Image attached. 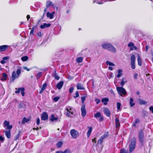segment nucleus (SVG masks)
<instances>
[{
  "label": "nucleus",
  "mask_w": 153,
  "mask_h": 153,
  "mask_svg": "<svg viewBox=\"0 0 153 153\" xmlns=\"http://www.w3.org/2000/svg\"><path fill=\"white\" fill-rule=\"evenodd\" d=\"M3 127L6 129L4 132L6 137L8 139H10L11 137V130L12 128V125H10V122L6 120L4 122Z\"/></svg>",
  "instance_id": "nucleus-1"
},
{
  "label": "nucleus",
  "mask_w": 153,
  "mask_h": 153,
  "mask_svg": "<svg viewBox=\"0 0 153 153\" xmlns=\"http://www.w3.org/2000/svg\"><path fill=\"white\" fill-rule=\"evenodd\" d=\"M102 46L104 49H106L111 52L114 53H115L116 52L115 48L109 43H104L102 45Z\"/></svg>",
  "instance_id": "nucleus-2"
},
{
  "label": "nucleus",
  "mask_w": 153,
  "mask_h": 153,
  "mask_svg": "<svg viewBox=\"0 0 153 153\" xmlns=\"http://www.w3.org/2000/svg\"><path fill=\"white\" fill-rule=\"evenodd\" d=\"M67 112L66 115L68 117H73L74 116L75 111L70 106H67L66 108Z\"/></svg>",
  "instance_id": "nucleus-3"
},
{
  "label": "nucleus",
  "mask_w": 153,
  "mask_h": 153,
  "mask_svg": "<svg viewBox=\"0 0 153 153\" xmlns=\"http://www.w3.org/2000/svg\"><path fill=\"white\" fill-rule=\"evenodd\" d=\"M136 143V139L135 137L132 138L131 140V144L129 146V153H131L134 149Z\"/></svg>",
  "instance_id": "nucleus-4"
},
{
  "label": "nucleus",
  "mask_w": 153,
  "mask_h": 153,
  "mask_svg": "<svg viewBox=\"0 0 153 153\" xmlns=\"http://www.w3.org/2000/svg\"><path fill=\"white\" fill-rule=\"evenodd\" d=\"M21 73V69H18L16 71V73L15 71H13L12 72L11 78L13 81L16 78H19Z\"/></svg>",
  "instance_id": "nucleus-5"
},
{
  "label": "nucleus",
  "mask_w": 153,
  "mask_h": 153,
  "mask_svg": "<svg viewBox=\"0 0 153 153\" xmlns=\"http://www.w3.org/2000/svg\"><path fill=\"white\" fill-rule=\"evenodd\" d=\"M117 90L118 94L121 97H123V95L125 96L127 94V92L125 89L122 87H117Z\"/></svg>",
  "instance_id": "nucleus-6"
},
{
  "label": "nucleus",
  "mask_w": 153,
  "mask_h": 153,
  "mask_svg": "<svg viewBox=\"0 0 153 153\" xmlns=\"http://www.w3.org/2000/svg\"><path fill=\"white\" fill-rule=\"evenodd\" d=\"M138 137L140 143L143 145L144 140V137L143 131L140 129L139 132Z\"/></svg>",
  "instance_id": "nucleus-7"
},
{
  "label": "nucleus",
  "mask_w": 153,
  "mask_h": 153,
  "mask_svg": "<svg viewBox=\"0 0 153 153\" xmlns=\"http://www.w3.org/2000/svg\"><path fill=\"white\" fill-rule=\"evenodd\" d=\"M70 134L72 138L73 139L76 138L79 135L78 132L75 129H72L70 131Z\"/></svg>",
  "instance_id": "nucleus-8"
},
{
  "label": "nucleus",
  "mask_w": 153,
  "mask_h": 153,
  "mask_svg": "<svg viewBox=\"0 0 153 153\" xmlns=\"http://www.w3.org/2000/svg\"><path fill=\"white\" fill-rule=\"evenodd\" d=\"M131 67L132 69H134L135 68V56L134 55H132L131 57Z\"/></svg>",
  "instance_id": "nucleus-9"
},
{
  "label": "nucleus",
  "mask_w": 153,
  "mask_h": 153,
  "mask_svg": "<svg viewBox=\"0 0 153 153\" xmlns=\"http://www.w3.org/2000/svg\"><path fill=\"white\" fill-rule=\"evenodd\" d=\"M81 115L83 117H84L86 115V111L85 108V105L83 104L82 105L81 108Z\"/></svg>",
  "instance_id": "nucleus-10"
},
{
  "label": "nucleus",
  "mask_w": 153,
  "mask_h": 153,
  "mask_svg": "<svg viewBox=\"0 0 153 153\" xmlns=\"http://www.w3.org/2000/svg\"><path fill=\"white\" fill-rule=\"evenodd\" d=\"M25 89L24 87L19 88L17 89V90L15 91V93L16 94H19L21 92L22 96H24L25 95Z\"/></svg>",
  "instance_id": "nucleus-11"
},
{
  "label": "nucleus",
  "mask_w": 153,
  "mask_h": 153,
  "mask_svg": "<svg viewBox=\"0 0 153 153\" xmlns=\"http://www.w3.org/2000/svg\"><path fill=\"white\" fill-rule=\"evenodd\" d=\"M48 115L46 112H43L41 115V119L42 120H48Z\"/></svg>",
  "instance_id": "nucleus-12"
},
{
  "label": "nucleus",
  "mask_w": 153,
  "mask_h": 153,
  "mask_svg": "<svg viewBox=\"0 0 153 153\" xmlns=\"http://www.w3.org/2000/svg\"><path fill=\"white\" fill-rule=\"evenodd\" d=\"M128 47H130V49L132 51L134 49L136 50L137 49V47L134 46V44L132 42H130L128 44Z\"/></svg>",
  "instance_id": "nucleus-13"
},
{
  "label": "nucleus",
  "mask_w": 153,
  "mask_h": 153,
  "mask_svg": "<svg viewBox=\"0 0 153 153\" xmlns=\"http://www.w3.org/2000/svg\"><path fill=\"white\" fill-rule=\"evenodd\" d=\"M104 112L107 116L109 117L110 116V112L107 108H105L104 109Z\"/></svg>",
  "instance_id": "nucleus-14"
},
{
  "label": "nucleus",
  "mask_w": 153,
  "mask_h": 153,
  "mask_svg": "<svg viewBox=\"0 0 153 153\" xmlns=\"http://www.w3.org/2000/svg\"><path fill=\"white\" fill-rule=\"evenodd\" d=\"M64 84V82L63 81H61L59 82L56 85V88L59 89H60L62 87Z\"/></svg>",
  "instance_id": "nucleus-15"
},
{
  "label": "nucleus",
  "mask_w": 153,
  "mask_h": 153,
  "mask_svg": "<svg viewBox=\"0 0 153 153\" xmlns=\"http://www.w3.org/2000/svg\"><path fill=\"white\" fill-rule=\"evenodd\" d=\"M51 25V24L50 23L46 24L44 23L43 25H42L40 26V27L41 29H44L45 28L48 27H50Z\"/></svg>",
  "instance_id": "nucleus-16"
},
{
  "label": "nucleus",
  "mask_w": 153,
  "mask_h": 153,
  "mask_svg": "<svg viewBox=\"0 0 153 153\" xmlns=\"http://www.w3.org/2000/svg\"><path fill=\"white\" fill-rule=\"evenodd\" d=\"M76 87L77 89L79 90H84L85 88L81 83H78L76 85Z\"/></svg>",
  "instance_id": "nucleus-17"
},
{
  "label": "nucleus",
  "mask_w": 153,
  "mask_h": 153,
  "mask_svg": "<svg viewBox=\"0 0 153 153\" xmlns=\"http://www.w3.org/2000/svg\"><path fill=\"white\" fill-rule=\"evenodd\" d=\"M47 86V84L46 83H44L42 85V87L39 93L40 94H41L43 91L46 89Z\"/></svg>",
  "instance_id": "nucleus-18"
},
{
  "label": "nucleus",
  "mask_w": 153,
  "mask_h": 153,
  "mask_svg": "<svg viewBox=\"0 0 153 153\" xmlns=\"http://www.w3.org/2000/svg\"><path fill=\"white\" fill-rule=\"evenodd\" d=\"M9 58V57L8 56H5L2 59V60H1V63L2 64H4L5 63L7 62V61L8 60Z\"/></svg>",
  "instance_id": "nucleus-19"
},
{
  "label": "nucleus",
  "mask_w": 153,
  "mask_h": 153,
  "mask_svg": "<svg viewBox=\"0 0 153 153\" xmlns=\"http://www.w3.org/2000/svg\"><path fill=\"white\" fill-rule=\"evenodd\" d=\"M71 151L69 149H67L65 150L64 151H57L55 153H70Z\"/></svg>",
  "instance_id": "nucleus-20"
},
{
  "label": "nucleus",
  "mask_w": 153,
  "mask_h": 153,
  "mask_svg": "<svg viewBox=\"0 0 153 153\" xmlns=\"http://www.w3.org/2000/svg\"><path fill=\"white\" fill-rule=\"evenodd\" d=\"M137 62L138 65L141 66L142 65V61L140 56L139 54H137Z\"/></svg>",
  "instance_id": "nucleus-21"
},
{
  "label": "nucleus",
  "mask_w": 153,
  "mask_h": 153,
  "mask_svg": "<svg viewBox=\"0 0 153 153\" xmlns=\"http://www.w3.org/2000/svg\"><path fill=\"white\" fill-rule=\"evenodd\" d=\"M7 45H3L0 46V51H5L7 49Z\"/></svg>",
  "instance_id": "nucleus-22"
},
{
  "label": "nucleus",
  "mask_w": 153,
  "mask_h": 153,
  "mask_svg": "<svg viewBox=\"0 0 153 153\" xmlns=\"http://www.w3.org/2000/svg\"><path fill=\"white\" fill-rule=\"evenodd\" d=\"M52 76L54 77V79H55L58 80L59 79V76H58L55 70L54 71V73L53 74V75H52Z\"/></svg>",
  "instance_id": "nucleus-23"
},
{
  "label": "nucleus",
  "mask_w": 153,
  "mask_h": 153,
  "mask_svg": "<svg viewBox=\"0 0 153 153\" xmlns=\"http://www.w3.org/2000/svg\"><path fill=\"white\" fill-rule=\"evenodd\" d=\"M118 74L117 75V77L118 78H119L121 77L123 75L122 73V70L121 69H119L118 70Z\"/></svg>",
  "instance_id": "nucleus-24"
},
{
  "label": "nucleus",
  "mask_w": 153,
  "mask_h": 153,
  "mask_svg": "<svg viewBox=\"0 0 153 153\" xmlns=\"http://www.w3.org/2000/svg\"><path fill=\"white\" fill-rule=\"evenodd\" d=\"M109 101L108 98H105L102 99V102L104 103L105 105H106L107 104V102Z\"/></svg>",
  "instance_id": "nucleus-25"
},
{
  "label": "nucleus",
  "mask_w": 153,
  "mask_h": 153,
  "mask_svg": "<svg viewBox=\"0 0 153 153\" xmlns=\"http://www.w3.org/2000/svg\"><path fill=\"white\" fill-rule=\"evenodd\" d=\"M30 120V119H27L26 117H24L23 118L22 122V123L23 124H25V123H26Z\"/></svg>",
  "instance_id": "nucleus-26"
},
{
  "label": "nucleus",
  "mask_w": 153,
  "mask_h": 153,
  "mask_svg": "<svg viewBox=\"0 0 153 153\" xmlns=\"http://www.w3.org/2000/svg\"><path fill=\"white\" fill-rule=\"evenodd\" d=\"M58 120V117H54V115L52 114L51 116V118H50V120L51 121L53 122L55 121H57Z\"/></svg>",
  "instance_id": "nucleus-27"
},
{
  "label": "nucleus",
  "mask_w": 153,
  "mask_h": 153,
  "mask_svg": "<svg viewBox=\"0 0 153 153\" xmlns=\"http://www.w3.org/2000/svg\"><path fill=\"white\" fill-rule=\"evenodd\" d=\"M88 130L87 132V136L88 137H89L91 134L92 131V128L91 127H88Z\"/></svg>",
  "instance_id": "nucleus-28"
},
{
  "label": "nucleus",
  "mask_w": 153,
  "mask_h": 153,
  "mask_svg": "<svg viewBox=\"0 0 153 153\" xmlns=\"http://www.w3.org/2000/svg\"><path fill=\"white\" fill-rule=\"evenodd\" d=\"M139 101L140 105H146L147 104V102L143 100L140 99L139 100Z\"/></svg>",
  "instance_id": "nucleus-29"
},
{
  "label": "nucleus",
  "mask_w": 153,
  "mask_h": 153,
  "mask_svg": "<svg viewBox=\"0 0 153 153\" xmlns=\"http://www.w3.org/2000/svg\"><path fill=\"white\" fill-rule=\"evenodd\" d=\"M52 6L53 7L54 6V4H53L51 1H47L46 2V7H48L49 6Z\"/></svg>",
  "instance_id": "nucleus-30"
},
{
  "label": "nucleus",
  "mask_w": 153,
  "mask_h": 153,
  "mask_svg": "<svg viewBox=\"0 0 153 153\" xmlns=\"http://www.w3.org/2000/svg\"><path fill=\"white\" fill-rule=\"evenodd\" d=\"M47 16L50 19H52L53 18V14L51 13L48 12L47 13Z\"/></svg>",
  "instance_id": "nucleus-31"
},
{
  "label": "nucleus",
  "mask_w": 153,
  "mask_h": 153,
  "mask_svg": "<svg viewBox=\"0 0 153 153\" xmlns=\"http://www.w3.org/2000/svg\"><path fill=\"white\" fill-rule=\"evenodd\" d=\"M129 103L131 107H133L135 105V103L134 102V100L132 98H131L130 100Z\"/></svg>",
  "instance_id": "nucleus-32"
},
{
  "label": "nucleus",
  "mask_w": 153,
  "mask_h": 153,
  "mask_svg": "<svg viewBox=\"0 0 153 153\" xmlns=\"http://www.w3.org/2000/svg\"><path fill=\"white\" fill-rule=\"evenodd\" d=\"M2 76L3 78H1V80L2 81H5L6 80V78L7 77V75L5 73L2 74Z\"/></svg>",
  "instance_id": "nucleus-33"
},
{
  "label": "nucleus",
  "mask_w": 153,
  "mask_h": 153,
  "mask_svg": "<svg viewBox=\"0 0 153 153\" xmlns=\"http://www.w3.org/2000/svg\"><path fill=\"white\" fill-rule=\"evenodd\" d=\"M125 79L124 78H122L121 79V81L120 82L121 85L123 86L124 85L125 83L127 82V81H125Z\"/></svg>",
  "instance_id": "nucleus-34"
},
{
  "label": "nucleus",
  "mask_w": 153,
  "mask_h": 153,
  "mask_svg": "<svg viewBox=\"0 0 153 153\" xmlns=\"http://www.w3.org/2000/svg\"><path fill=\"white\" fill-rule=\"evenodd\" d=\"M106 63L107 65H108L110 66H114L115 65L113 63L109 61H106Z\"/></svg>",
  "instance_id": "nucleus-35"
},
{
  "label": "nucleus",
  "mask_w": 153,
  "mask_h": 153,
  "mask_svg": "<svg viewBox=\"0 0 153 153\" xmlns=\"http://www.w3.org/2000/svg\"><path fill=\"white\" fill-rule=\"evenodd\" d=\"M83 58L81 57H79L77 58L76 61L78 63H80L82 61Z\"/></svg>",
  "instance_id": "nucleus-36"
},
{
  "label": "nucleus",
  "mask_w": 153,
  "mask_h": 153,
  "mask_svg": "<svg viewBox=\"0 0 153 153\" xmlns=\"http://www.w3.org/2000/svg\"><path fill=\"white\" fill-rule=\"evenodd\" d=\"M94 117L96 118L101 117V115L100 113L99 112H97L94 114Z\"/></svg>",
  "instance_id": "nucleus-37"
},
{
  "label": "nucleus",
  "mask_w": 153,
  "mask_h": 153,
  "mask_svg": "<svg viewBox=\"0 0 153 153\" xmlns=\"http://www.w3.org/2000/svg\"><path fill=\"white\" fill-rule=\"evenodd\" d=\"M28 59V57L27 56H25L22 57L21 59L23 61H25Z\"/></svg>",
  "instance_id": "nucleus-38"
},
{
  "label": "nucleus",
  "mask_w": 153,
  "mask_h": 153,
  "mask_svg": "<svg viewBox=\"0 0 153 153\" xmlns=\"http://www.w3.org/2000/svg\"><path fill=\"white\" fill-rule=\"evenodd\" d=\"M62 142L61 141H59L56 144V146L58 148H60L62 146Z\"/></svg>",
  "instance_id": "nucleus-39"
},
{
  "label": "nucleus",
  "mask_w": 153,
  "mask_h": 153,
  "mask_svg": "<svg viewBox=\"0 0 153 153\" xmlns=\"http://www.w3.org/2000/svg\"><path fill=\"white\" fill-rule=\"evenodd\" d=\"M42 73L41 72H39V73H38L36 76V79H39L40 77L42 76Z\"/></svg>",
  "instance_id": "nucleus-40"
},
{
  "label": "nucleus",
  "mask_w": 153,
  "mask_h": 153,
  "mask_svg": "<svg viewBox=\"0 0 153 153\" xmlns=\"http://www.w3.org/2000/svg\"><path fill=\"white\" fill-rule=\"evenodd\" d=\"M103 140L104 139L102 138V137H101L100 139L98 140L97 141V143L100 144H101L102 143V142Z\"/></svg>",
  "instance_id": "nucleus-41"
},
{
  "label": "nucleus",
  "mask_w": 153,
  "mask_h": 153,
  "mask_svg": "<svg viewBox=\"0 0 153 153\" xmlns=\"http://www.w3.org/2000/svg\"><path fill=\"white\" fill-rule=\"evenodd\" d=\"M108 132H107L105 133L104 134H103L102 136H101V137H102V138L104 139L106 137H108Z\"/></svg>",
  "instance_id": "nucleus-42"
},
{
  "label": "nucleus",
  "mask_w": 153,
  "mask_h": 153,
  "mask_svg": "<svg viewBox=\"0 0 153 153\" xmlns=\"http://www.w3.org/2000/svg\"><path fill=\"white\" fill-rule=\"evenodd\" d=\"M117 110H119L120 109L121 104L119 102H117Z\"/></svg>",
  "instance_id": "nucleus-43"
},
{
  "label": "nucleus",
  "mask_w": 153,
  "mask_h": 153,
  "mask_svg": "<svg viewBox=\"0 0 153 153\" xmlns=\"http://www.w3.org/2000/svg\"><path fill=\"white\" fill-rule=\"evenodd\" d=\"M86 97V96H85L83 97H81V102L82 103H83L85 100Z\"/></svg>",
  "instance_id": "nucleus-44"
},
{
  "label": "nucleus",
  "mask_w": 153,
  "mask_h": 153,
  "mask_svg": "<svg viewBox=\"0 0 153 153\" xmlns=\"http://www.w3.org/2000/svg\"><path fill=\"white\" fill-rule=\"evenodd\" d=\"M20 132H19V133L18 134L16 135V136L14 137V140H17L18 138H19V136L20 134Z\"/></svg>",
  "instance_id": "nucleus-45"
},
{
  "label": "nucleus",
  "mask_w": 153,
  "mask_h": 153,
  "mask_svg": "<svg viewBox=\"0 0 153 153\" xmlns=\"http://www.w3.org/2000/svg\"><path fill=\"white\" fill-rule=\"evenodd\" d=\"M59 99V97H56L53 99V100L54 101L56 102H57Z\"/></svg>",
  "instance_id": "nucleus-46"
},
{
  "label": "nucleus",
  "mask_w": 153,
  "mask_h": 153,
  "mask_svg": "<svg viewBox=\"0 0 153 153\" xmlns=\"http://www.w3.org/2000/svg\"><path fill=\"white\" fill-rule=\"evenodd\" d=\"M75 96H74V97L76 98L78 97L79 96V94L78 91H76V92L75 93Z\"/></svg>",
  "instance_id": "nucleus-47"
},
{
  "label": "nucleus",
  "mask_w": 153,
  "mask_h": 153,
  "mask_svg": "<svg viewBox=\"0 0 153 153\" xmlns=\"http://www.w3.org/2000/svg\"><path fill=\"white\" fill-rule=\"evenodd\" d=\"M74 90V88L71 87L69 89V92L70 93H72L73 92Z\"/></svg>",
  "instance_id": "nucleus-48"
},
{
  "label": "nucleus",
  "mask_w": 153,
  "mask_h": 153,
  "mask_svg": "<svg viewBox=\"0 0 153 153\" xmlns=\"http://www.w3.org/2000/svg\"><path fill=\"white\" fill-rule=\"evenodd\" d=\"M36 34L37 36L40 37L42 36V33L40 31L38 32Z\"/></svg>",
  "instance_id": "nucleus-49"
},
{
  "label": "nucleus",
  "mask_w": 153,
  "mask_h": 153,
  "mask_svg": "<svg viewBox=\"0 0 153 153\" xmlns=\"http://www.w3.org/2000/svg\"><path fill=\"white\" fill-rule=\"evenodd\" d=\"M120 153H126V151L124 149H122L120 150Z\"/></svg>",
  "instance_id": "nucleus-50"
},
{
  "label": "nucleus",
  "mask_w": 153,
  "mask_h": 153,
  "mask_svg": "<svg viewBox=\"0 0 153 153\" xmlns=\"http://www.w3.org/2000/svg\"><path fill=\"white\" fill-rule=\"evenodd\" d=\"M40 119L39 117H37L36 120V124L37 125H39L40 123Z\"/></svg>",
  "instance_id": "nucleus-51"
},
{
  "label": "nucleus",
  "mask_w": 153,
  "mask_h": 153,
  "mask_svg": "<svg viewBox=\"0 0 153 153\" xmlns=\"http://www.w3.org/2000/svg\"><path fill=\"white\" fill-rule=\"evenodd\" d=\"M149 109L150 111L153 114V106H151L149 108Z\"/></svg>",
  "instance_id": "nucleus-52"
},
{
  "label": "nucleus",
  "mask_w": 153,
  "mask_h": 153,
  "mask_svg": "<svg viewBox=\"0 0 153 153\" xmlns=\"http://www.w3.org/2000/svg\"><path fill=\"white\" fill-rule=\"evenodd\" d=\"M110 92L115 97V94L114 93V92L113 91V90L112 89H111L110 90Z\"/></svg>",
  "instance_id": "nucleus-53"
},
{
  "label": "nucleus",
  "mask_w": 153,
  "mask_h": 153,
  "mask_svg": "<svg viewBox=\"0 0 153 153\" xmlns=\"http://www.w3.org/2000/svg\"><path fill=\"white\" fill-rule=\"evenodd\" d=\"M140 122V121L139 119L137 118L136 119L135 122V123H136L137 124V123H139Z\"/></svg>",
  "instance_id": "nucleus-54"
},
{
  "label": "nucleus",
  "mask_w": 153,
  "mask_h": 153,
  "mask_svg": "<svg viewBox=\"0 0 153 153\" xmlns=\"http://www.w3.org/2000/svg\"><path fill=\"white\" fill-rule=\"evenodd\" d=\"M4 140V138L2 136H0V141L3 142Z\"/></svg>",
  "instance_id": "nucleus-55"
},
{
  "label": "nucleus",
  "mask_w": 153,
  "mask_h": 153,
  "mask_svg": "<svg viewBox=\"0 0 153 153\" xmlns=\"http://www.w3.org/2000/svg\"><path fill=\"white\" fill-rule=\"evenodd\" d=\"M97 104H99L100 102V100L99 99H96L95 100Z\"/></svg>",
  "instance_id": "nucleus-56"
},
{
  "label": "nucleus",
  "mask_w": 153,
  "mask_h": 153,
  "mask_svg": "<svg viewBox=\"0 0 153 153\" xmlns=\"http://www.w3.org/2000/svg\"><path fill=\"white\" fill-rule=\"evenodd\" d=\"M138 74H135L134 75V79H136L137 78Z\"/></svg>",
  "instance_id": "nucleus-57"
},
{
  "label": "nucleus",
  "mask_w": 153,
  "mask_h": 153,
  "mask_svg": "<svg viewBox=\"0 0 153 153\" xmlns=\"http://www.w3.org/2000/svg\"><path fill=\"white\" fill-rule=\"evenodd\" d=\"M24 104H20L19 105V107L20 108H22Z\"/></svg>",
  "instance_id": "nucleus-58"
},
{
  "label": "nucleus",
  "mask_w": 153,
  "mask_h": 153,
  "mask_svg": "<svg viewBox=\"0 0 153 153\" xmlns=\"http://www.w3.org/2000/svg\"><path fill=\"white\" fill-rule=\"evenodd\" d=\"M120 126V124L119 123H116V128L119 127Z\"/></svg>",
  "instance_id": "nucleus-59"
},
{
  "label": "nucleus",
  "mask_w": 153,
  "mask_h": 153,
  "mask_svg": "<svg viewBox=\"0 0 153 153\" xmlns=\"http://www.w3.org/2000/svg\"><path fill=\"white\" fill-rule=\"evenodd\" d=\"M115 122L116 123H119V120L117 118H116L115 119Z\"/></svg>",
  "instance_id": "nucleus-60"
},
{
  "label": "nucleus",
  "mask_w": 153,
  "mask_h": 153,
  "mask_svg": "<svg viewBox=\"0 0 153 153\" xmlns=\"http://www.w3.org/2000/svg\"><path fill=\"white\" fill-rule=\"evenodd\" d=\"M34 30H31L30 31V35H33L34 34Z\"/></svg>",
  "instance_id": "nucleus-61"
},
{
  "label": "nucleus",
  "mask_w": 153,
  "mask_h": 153,
  "mask_svg": "<svg viewBox=\"0 0 153 153\" xmlns=\"http://www.w3.org/2000/svg\"><path fill=\"white\" fill-rule=\"evenodd\" d=\"M24 69H25V70H27V71H29V70H30V69H28V68H27V67H24V68H23Z\"/></svg>",
  "instance_id": "nucleus-62"
},
{
  "label": "nucleus",
  "mask_w": 153,
  "mask_h": 153,
  "mask_svg": "<svg viewBox=\"0 0 153 153\" xmlns=\"http://www.w3.org/2000/svg\"><path fill=\"white\" fill-rule=\"evenodd\" d=\"M97 3L99 4H102L103 3V2L101 1H98L97 2Z\"/></svg>",
  "instance_id": "nucleus-63"
},
{
  "label": "nucleus",
  "mask_w": 153,
  "mask_h": 153,
  "mask_svg": "<svg viewBox=\"0 0 153 153\" xmlns=\"http://www.w3.org/2000/svg\"><path fill=\"white\" fill-rule=\"evenodd\" d=\"M108 69L109 70H110V71H112L113 69V68L112 67H110V66L108 67Z\"/></svg>",
  "instance_id": "nucleus-64"
}]
</instances>
